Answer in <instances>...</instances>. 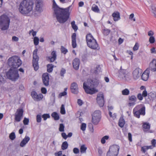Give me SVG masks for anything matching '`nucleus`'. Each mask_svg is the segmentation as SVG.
<instances>
[{
  "mask_svg": "<svg viewBox=\"0 0 156 156\" xmlns=\"http://www.w3.org/2000/svg\"><path fill=\"white\" fill-rule=\"evenodd\" d=\"M71 5L66 8L59 7L54 0L52 9L53 16L55 17L58 22L60 23H63L69 18L70 15L69 9Z\"/></svg>",
  "mask_w": 156,
  "mask_h": 156,
  "instance_id": "nucleus-1",
  "label": "nucleus"
},
{
  "mask_svg": "<svg viewBox=\"0 0 156 156\" xmlns=\"http://www.w3.org/2000/svg\"><path fill=\"white\" fill-rule=\"evenodd\" d=\"M34 2L31 0H23L20 4L19 7L20 12L23 14H27L32 11Z\"/></svg>",
  "mask_w": 156,
  "mask_h": 156,
  "instance_id": "nucleus-2",
  "label": "nucleus"
},
{
  "mask_svg": "<svg viewBox=\"0 0 156 156\" xmlns=\"http://www.w3.org/2000/svg\"><path fill=\"white\" fill-rule=\"evenodd\" d=\"M97 85V83L89 80L87 83L85 82L83 83V88L87 94H92L98 92V90L95 88Z\"/></svg>",
  "mask_w": 156,
  "mask_h": 156,
  "instance_id": "nucleus-3",
  "label": "nucleus"
},
{
  "mask_svg": "<svg viewBox=\"0 0 156 156\" xmlns=\"http://www.w3.org/2000/svg\"><path fill=\"white\" fill-rule=\"evenodd\" d=\"M8 63L11 68L17 69L21 65L22 62L19 57L14 56L9 58Z\"/></svg>",
  "mask_w": 156,
  "mask_h": 156,
  "instance_id": "nucleus-4",
  "label": "nucleus"
},
{
  "mask_svg": "<svg viewBox=\"0 0 156 156\" xmlns=\"http://www.w3.org/2000/svg\"><path fill=\"white\" fill-rule=\"evenodd\" d=\"M7 78L13 81H16L18 79L20 75L17 69L11 68L6 73Z\"/></svg>",
  "mask_w": 156,
  "mask_h": 156,
  "instance_id": "nucleus-5",
  "label": "nucleus"
},
{
  "mask_svg": "<svg viewBox=\"0 0 156 156\" xmlns=\"http://www.w3.org/2000/svg\"><path fill=\"white\" fill-rule=\"evenodd\" d=\"M86 38L87 45L90 48L94 50L97 49L98 47V44L91 34H87Z\"/></svg>",
  "mask_w": 156,
  "mask_h": 156,
  "instance_id": "nucleus-6",
  "label": "nucleus"
},
{
  "mask_svg": "<svg viewBox=\"0 0 156 156\" xmlns=\"http://www.w3.org/2000/svg\"><path fill=\"white\" fill-rule=\"evenodd\" d=\"M10 23L9 18L5 15H3L0 18V29L2 30L8 29Z\"/></svg>",
  "mask_w": 156,
  "mask_h": 156,
  "instance_id": "nucleus-7",
  "label": "nucleus"
},
{
  "mask_svg": "<svg viewBox=\"0 0 156 156\" xmlns=\"http://www.w3.org/2000/svg\"><path fill=\"white\" fill-rule=\"evenodd\" d=\"M142 105L136 106L133 109V112L135 116L139 118L140 115H145V107Z\"/></svg>",
  "mask_w": 156,
  "mask_h": 156,
  "instance_id": "nucleus-8",
  "label": "nucleus"
},
{
  "mask_svg": "<svg viewBox=\"0 0 156 156\" xmlns=\"http://www.w3.org/2000/svg\"><path fill=\"white\" fill-rule=\"evenodd\" d=\"M118 75L119 77L125 80L129 81L131 79L130 74L126 69H122V66L118 71Z\"/></svg>",
  "mask_w": 156,
  "mask_h": 156,
  "instance_id": "nucleus-9",
  "label": "nucleus"
},
{
  "mask_svg": "<svg viewBox=\"0 0 156 156\" xmlns=\"http://www.w3.org/2000/svg\"><path fill=\"white\" fill-rule=\"evenodd\" d=\"M119 147L116 145L110 146L107 153V156H117L119 154Z\"/></svg>",
  "mask_w": 156,
  "mask_h": 156,
  "instance_id": "nucleus-10",
  "label": "nucleus"
},
{
  "mask_svg": "<svg viewBox=\"0 0 156 156\" xmlns=\"http://www.w3.org/2000/svg\"><path fill=\"white\" fill-rule=\"evenodd\" d=\"M38 50L37 48L35 49L33 52V65L34 69L35 71L39 69V65L38 61L39 60V57L37 55V51Z\"/></svg>",
  "mask_w": 156,
  "mask_h": 156,
  "instance_id": "nucleus-11",
  "label": "nucleus"
},
{
  "mask_svg": "<svg viewBox=\"0 0 156 156\" xmlns=\"http://www.w3.org/2000/svg\"><path fill=\"white\" fill-rule=\"evenodd\" d=\"M101 112L100 110L95 111L92 115V122L94 125H97L100 121Z\"/></svg>",
  "mask_w": 156,
  "mask_h": 156,
  "instance_id": "nucleus-12",
  "label": "nucleus"
},
{
  "mask_svg": "<svg viewBox=\"0 0 156 156\" xmlns=\"http://www.w3.org/2000/svg\"><path fill=\"white\" fill-rule=\"evenodd\" d=\"M96 100L98 103L101 107L103 106L104 104V96L102 92L98 93L97 95Z\"/></svg>",
  "mask_w": 156,
  "mask_h": 156,
  "instance_id": "nucleus-13",
  "label": "nucleus"
},
{
  "mask_svg": "<svg viewBox=\"0 0 156 156\" xmlns=\"http://www.w3.org/2000/svg\"><path fill=\"white\" fill-rule=\"evenodd\" d=\"M23 110L22 109H17L15 115V120L17 122L20 121L23 117Z\"/></svg>",
  "mask_w": 156,
  "mask_h": 156,
  "instance_id": "nucleus-14",
  "label": "nucleus"
},
{
  "mask_svg": "<svg viewBox=\"0 0 156 156\" xmlns=\"http://www.w3.org/2000/svg\"><path fill=\"white\" fill-rule=\"evenodd\" d=\"M31 94L34 100L36 101L41 100L43 98V96L42 94H37L35 91H32L31 92Z\"/></svg>",
  "mask_w": 156,
  "mask_h": 156,
  "instance_id": "nucleus-15",
  "label": "nucleus"
},
{
  "mask_svg": "<svg viewBox=\"0 0 156 156\" xmlns=\"http://www.w3.org/2000/svg\"><path fill=\"white\" fill-rule=\"evenodd\" d=\"M70 88L72 93L77 94L79 93V88L78 84L76 83L73 82L71 83Z\"/></svg>",
  "mask_w": 156,
  "mask_h": 156,
  "instance_id": "nucleus-16",
  "label": "nucleus"
},
{
  "mask_svg": "<svg viewBox=\"0 0 156 156\" xmlns=\"http://www.w3.org/2000/svg\"><path fill=\"white\" fill-rule=\"evenodd\" d=\"M42 79L44 85L45 86H48L49 80L48 74L47 73H44L42 75Z\"/></svg>",
  "mask_w": 156,
  "mask_h": 156,
  "instance_id": "nucleus-17",
  "label": "nucleus"
},
{
  "mask_svg": "<svg viewBox=\"0 0 156 156\" xmlns=\"http://www.w3.org/2000/svg\"><path fill=\"white\" fill-rule=\"evenodd\" d=\"M43 6L42 1L41 0H36L35 2V10L39 12H41Z\"/></svg>",
  "mask_w": 156,
  "mask_h": 156,
  "instance_id": "nucleus-18",
  "label": "nucleus"
},
{
  "mask_svg": "<svg viewBox=\"0 0 156 156\" xmlns=\"http://www.w3.org/2000/svg\"><path fill=\"white\" fill-rule=\"evenodd\" d=\"M142 72L141 70L139 68L135 69L133 73V78L136 80L138 79L140 76Z\"/></svg>",
  "mask_w": 156,
  "mask_h": 156,
  "instance_id": "nucleus-19",
  "label": "nucleus"
},
{
  "mask_svg": "<svg viewBox=\"0 0 156 156\" xmlns=\"http://www.w3.org/2000/svg\"><path fill=\"white\" fill-rule=\"evenodd\" d=\"M128 98L129 101L128 104V105L129 107L134 105L135 104V102L137 100L136 97L135 95H133L129 96Z\"/></svg>",
  "mask_w": 156,
  "mask_h": 156,
  "instance_id": "nucleus-20",
  "label": "nucleus"
},
{
  "mask_svg": "<svg viewBox=\"0 0 156 156\" xmlns=\"http://www.w3.org/2000/svg\"><path fill=\"white\" fill-rule=\"evenodd\" d=\"M72 63L73 68L76 70H78L80 64V59L78 58H75L73 60Z\"/></svg>",
  "mask_w": 156,
  "mask_h": 156,
  "instance_id": "nucleus-21",
  "label": "nucleus"
},
{
  "mask_svg": "<svg viewBox=\"0 0 156 156\" xmlns=\"http://www.w3.org/2000/svg\"><path fill=\"white\" fill-rule=\"evenodd\" d=\"M149 69L153 72L156 71V59H153L149 64Z\"/></svg>",
  "mask_w": 156,
  "mask_h": 156,
  "instance_id": "nucleus-22",
  "label": "nucleus"
},
{
  "mask_svg": "<svg viewBox=\"0 0 156 156\" xmlns=\"http://www.w3.org/2000/svg\"><path fill=\"white\" fill-rule=\"evenodd\" d=\"M30 140V137L28 136H26L25 138L21 141L20 144V146L22 147H24Z\"/></svg>",
  "mask_w": 156,
  "mask_h": 156,
  "instance_id": "nucleus-23",
  "label": "nucleus"
},
{
  "mask_svg": "<svg viewBox=\"0 0 156 156\" xmlns=\"http://www.w3.org/2000/svg\"><path fill=\"white\" fill-rule=\"evenodd\" d=\"M76 34L75 33H73L72 36V45L73 48L76 47Z\"/></svg>",
  "mask_w": 156,
  "mask_h": 156,
  "instance_id": "nucleus-24",
  "label": "nucleus"
},
{
  "mask_svg": "<svg viewBox=\"0 0 156 156\" xmlns=\"http://www.w3.org/2000/svg\"><path fill=\"white\" fill-rule=\"evenodd\" d=\"M149 73L148 72L147 69L145 70L141 76L142 79L144 81H146L149 77Z\"/></svg>",
  "mask_w": 156,
  "mask_h": 156,
  "instance_id": "nucleus-25",
  "label": "nucleus"
},
{
  "mask_svg": "<svg viewBox=\"0 0 156 156\" xmlns=\"http://www.w3.org/2000/svg\"><path fill=\"white\" fill-rule=\"evenodd\" d=\"M51 56L49 57L48 58L51 62H53L55 60L56 58L57 55L56 51H52L51 53Z\"/></svg>",
  "mask_w": 156,
  "mask_h": 156,
  "instance_id": "nucleus-26",
  "label": "nucleus"
},
{
  "mask_svg": "<svg viewBox=\"0 0 156 156\" xmlns=\"http://www.w3.org/2000/svg\"><path fill=\"white\" fill-rule=\"evenodd\" d=\"M112 16L113 17L114 20L115 21H117L120 19L119 13L118 12H114Z\"/></svg>",
  "mask_w": 156,
  "mask_h": 156,
  "instance_id": "nucleus-27",
  "label": "nucleus"
},
{
  "mask_svg": "<svg viewBox=\"0 0 156 156\" xmlns=\"http://www.w3.org/2000/svg\"><path fill=\"white\" fill-rule=\"evenodd\" d=\"M150 7L151 12L154 17L156 18V7L153 5H151Z\"/></svg>",
  "mask_w": 156,
  "mask_h": 156,
  "instance_id": "nucleus-28",
  "label": "nucleus"
},
{
  "mask_svg": "<svg viewBox=\"0 0 156 156\" xmlns=\"http://www.w3.org/2000/svg\"><path fill=\"white\" fill-rule=\"evenodd\" d=\"M125 122L123 117H121L119 120V125L121 128L124 126Z\"/></svg>",
  "mask_w": 156,
  "mask_h": 156,
  "instance_id": "nucleus-29",
  "label": "nucleus"
},
{
  "mask_svg": "<svg viewBox=\"0 0 156 156\" xmlns=\"http://www.w3.org/2000/svg\"><path fill=\"white\" fill-rule=\"evenodd\" d=\"M51 116L55 120H58L59 119L58 114L56 112H53L51 114Z\"/></svg>",
  "mask_w": 156,
  "mask_h": 156,
  "instance_id": "nucleus-30",
  "label": "nucleus"
},
{
  "mask_svg": "<svg viewBox=\"0 0 156 156\" xmlns=\"http://www.w3.org/2000/svg\"><path fill=\"white\" fill-rule=\"evenodd\" d=\"M149 98L151 99H154L156 98V93L155 92H151L148 94Z\"/></svg>",
  "mask_w": 156,
  "mask_h": 156,
  "instance_id": "nucleus-31",
  "label": "nucleus"
},
{
  "mask_svg": "<svg viewBox=\"0 0 156 156\" xmlns=\"http://www.w3.org/2000/svg\"><path fill=\"white\" fill-rule=\"evenodd\" d=\"M68 146V144L66 141L63 142L61 146L62 149L63 150H65L67 149Z\"/></svg>",
  "mask_w": 156,
  "mask_h": 156,
  "instance_id": "nucleus-32",
  "label": "nucleus"
},
{
  "mask_svg": "<svg viewBox=\"0 0 156 156\" xmlns=\"http://www.w3.org/2000/svg\"><path fill=\"white\" fill-rule=\"evenodd\" d=\"M53 65L52 64H48L47 65V71L48 72H51L53 70Z\"/></svg>",
  "mask_w": 156,
  "mask_h": 156,
  "instance_id": "nucleus-33",
  "label": "nucleus"
},
{
  "mask_svg": "<svg viewBox=\"0 0 156 156\" xmlns=\"http://www.w3.org/2000/svg\"><path fill=\"white\" fill-rule=\"evenodd\" d=\"M122 93L124 95H128L129 94V91L128 89L126 88L122 91Z\"/></svg>",
  "mask_w": 156,
  "mask_h": 156,
  "instance_id": "nucleus-34",
  "label": "nucleus"
},
{
  "mask_svg": "<svg viewBox=\"0 0 156 156\" xmlns=\"http://www.w3.org/2000/svg\"><path fill=\"white\" fill-rule=\"evenodd\" d=\"M143 127L144 129H149L150 128V125L148 123L145 122L143 123Z\"/></svg>",
  "mask_w": 156,
  "mask_h": 156,
  "instance_id": "nucleus-35",
  "label": "nucleus"
},
{
  "mask_svg": "<svg viewBox=\"0 0 156 156\" xmlns=\"http://www.w3.org/2000/svg\"><path fill=\"white\" fill-rule=\"evenodd\" d=\"M109 137L108 136H105L103 137L101 140V142L102 144H104L105 143V140L109 139Z\"/></svg>",
  "mask_w": 156,
  "mask_h": 156,
  "instance_id": "nucleus-36",
  "label": "nucleus"
},
{
  "mask_svg": "<svg viewBox=\"0 0 156 156\" xmlns=\"http://www.w3.org/2000/svg\"><path fill=\"white\" fill-rule=\"evenodd\" d=\"M71 24L72 28L75 31H76L78 29V27L75 24V22L73 21H72Z\"/></svg>",
  "mask_w": 156,
  "mask_h": 156,
  "instance_id": "nucleus-37",
  "label": "nucleus"
},
{
  "mask_svg": "<svg viewBox=\"0 0 156 156\" xmlns=\"http://www.w3.org/2000/svg\"><path fill=\"white\" fill-rule=\"evenodd\" d=\"M87 148L84 145H82L80 147V150L81 153H84L86 152Z\"/></svg>",
  "mask_w": 156,
  "mask_h": 156,
  "instance_id": "nucleus-38",
  "label": "nucleus"
},
{
  "mask_svg": "<svg viewBox=\"0 0 156 156\" xmlns=\"http://www.w3.org/2000/svg\"><path fill=\"white\" fill-rule=\"evenodd\" d=\"M60 113L62 114H65L66 113V111L65 109L64 105L62 104L61 105L60 109Z\"/></svg>",
  "mask_w": 156,
  "mask_h": 156,
  "instance_id": "nucleus-39",
  "label": "nucleus"
},
{
  "mask_svg": "<svg viewBox=\"0 0 156 156\" xmlns=\"http://www.w3.org/2000/svg\"><path fill=\"white\" fill-rule=\"evenodd\" d=\"M110 32V30L108 29H105L103 31V33L104 35L107 36L108 35Z\"/></svg>",
  "mask_w": 156,
  "mask_h": 156,
  "instance_id": "nucleus-40",
  "label": "nucleus"
},
{
  "mask_svg": "<svg viewBox=\"0 0 156 156\" xmlns=\"http://www.w3.org/2000/svg\"><path fill=\"white\" fill-rule=\"evenodd\" d=\"M39 39L37 37H35L34 38V44L35 45H37L39 43Z\"/></svg>",
  "mask_w": 156,
  "mask_h": 156,
  "instance_id": "nucleus-41",
  "label": "nucleus"
},
{
  "mask_svg": "<svg viewBox=\"0 0 156 156\" xmlns=\"http://www.w3.org/2000/svg\"><path fill=\"white\" fill-rule=\"evenodd\" d=\"M64 126L63 124L61 123L60 124L59 128V131L60 132H64Z\"/></svg>",
  "mask_w": 156,
  "mask_h": 156,
  "instance_id": "nucleus-42",
  "label": "nucleus"
},
{
  "mask_svg": "<svg viewBox=\"0 0 156 156\" xmlns=\"http://www.w3.org/2000/svg\"><path fill=\"white\" fill-rule=\"evenodd\" d=\"M9 138L11 140H14L16 138L15 135V133L12 132L10 134L9 136Z\"/></svg>",
  "mask_w": 156,
  "mask_h": 156,
  "instance_id": "nucleus-43",
  "label": "nucleus"
},
{
  "mask_svg": "<svg viewBox=\"0 0 156 156\" xmlns=\"http://www.w3.org/2000/svg\"><path fill=\"white\" fill-rule=\"evenodd\" d=\"M42 117L43 118L44 120H45L47 118H50V116L48 114H44L42 116Z\"/></svg>",
  "mask_w": 156,
  "mask_h": 156,
  "instance_id": "nucleus-44",
  "label": "nucleus"
},
{
  "mask_svg": "<svg viewBox=\"0 0 156 156\" xmlns=\"http://www.w3.org/2000/svg\"><path fill=\"white\" fill-rule=\"evenodd\" d=\"M61 51L62 53L65 54L67 52L68 50L64 47L62 46L61 48Z\"/></svg>",
  "mask_w": 156,
  "mask_h": 156,
  "instance_id": "nucleus-45",
  "label": "nucleus"
},
{
  "mask_svg": "<svg viewBox=\"0 0 156 156\" xmlns=\"http://www.w3.org/2000/svg\"><path fill=\"white\" fill-rule=\"evenodd\" d=\"M149 42L151 44L154 43L155 42V38L154 36L151 37H149Z\"/></svg>",
  "mask_w": 156,
  "mask_h": 156,
  "instance_id": "nucleus-46",
  "label": "nucleus"
},
{
  "mask_svg": "<svg viewBox=\"0 0 156 156\" xmlns=\"http://www.w3.org/2000/svg\"><path fill=\"white\" fill-rule=\"evenodd\" d=\"M91 9L95 12H98L99 11V9L98 6L97 5H95L94 7H92Z\"/></svg>",
  "mask_w": 156,
  "mask_h": 156,
  "instance_id": "nucleus-47",
  "label": "nucleus"
},
{
  "mask_svg": "<svg viewBox=\"0 0 156 156\" xmlns=\"http://www.w3.org/2000/svg\"><path fill=\"white\" fill-rule=\"evenodd\" d=\"M86 127V124L85 123H82L80 129L83 131L85 130Z\"/></svg>",
  "mask_w": 156,
  "mask_h": 156,
  "instance_id": "nucleus-48",
  "label": "nucleus"
},
{
  "mask_svg": "<svg viewBox=\"0 0 156 156\" xmlns=\"http://www.w3.org/2000/svg\"><path fill=\"white\" fill-rule=\"evenodd\" d=\"M29 120L28 119L25 118L23 120V123L24 125H27L28 124Z\"/></svg>",
  "mask_w": 156,
  "mask_h": 156,
  "instance_id": "nucleus-49",
  "label": "nucleus"
},
{
  "mask_svg": "<svg viewBox=\"0 0 156 156\" xmlns=\"http://www.w3.org/2000/svg\"><path fill=\"white\" fill-rule=\"evenodd\" d=\"M41 116L40 115H38L37 116V121L38 122H41Z\"/></svg>",
  "mask_w": 156,
  "mask_h": 156,
  "instance_id": "nucleus-50",
  "label": "nucleus"
},
{
  "mask_svg": "<svg viewBox=\"0 0 156 156\" xmlns=\"http://www.w3.org/2000/svg\"><path fill=\"white\" fill-rule=\"evenodd\" d=\"M134 16V14L133 13L131 14L129 16V19L131 20H133L134 21H136L135 19L133 18Z\"/></svg>",
  "mask_w": 156,
  "mask_h": 156,
  "instance_id": "nucleus-51",
  "label": "nucleus"
},
{
  "mask_svg": "<svg viewBox=\"0 0 156 156\" xmlns=\"http://www.w3.org/2000/svg\"><path fill=\"white\" fill-rule=\"evenodd\" d=\"M154 33L152 30H150L148 32V35L150 37L153 36Z\"/></svg>",
  "mask_w": 156,
  "mask_h": 156,
  "instance_id": "nucleus-52",
  "label": "nucleus"
},
{
  "mask_svg": "<svg viewBox=\"0 0 156 156\" xmlns=\"http://www.w3.org/2000/svg\"><path fill=\"white\" fill-rule=\"evenodd\" d=\"M139 48V45L137 43H136L134 47L133 48V49L134 51H135L137 50Z\"/></svg>",
  "mask_w": 156,
  "mask_h": 156,
  "instance_id": "nucleus-53",
  "label": "nucleus"
},
{
  "mask_svg": "<svg viewBox=\"0 0 156 156\" xmlns=\"http://www.w3.org/2000/svg\"><path fill=\"white\" fill-rule=\"evenodd\" d=\"M142 96H143L140 93H139L137 94V97L139 100L141 101L143 99Z\"/></svg>",
  "mask_w": 156,
  "mask_h": 156,
  "instance_id": "nucleus-54",
  "label": "nucleus"
},
{
  "mask_svg": "<svg viewBox=\"0 0 156 156\" xmlns=\"http://www.w3.org/2000/svg\"><path fill=\"white\" fill-rule=\"evenodd\" d=\"M65 73V69H62L60 71V75L62 76H64V74Z\"/></svg>",
  "mask_w": 156,
  "mask_h": 156,
  "instance_id": "nucleus-55",
  "label": "nucleus"
},
{
  "mask_svg": "<svg viewBox=\"0 0 156 156\" xmlns=\"http://www.w3.org/2000/svg\"><path fill=\"white\" fill-rule=\"evenodd\" d=\"M148 150V148L147 147V146L142 147L141 148V151L144 153H145L146 151V150Z\"/></svg>",
  "mask_w": 156,
  "mask_h": 156,
  "instance_id": "nucleus-56",
  "label": "nucleus"
},
{
  "mask_svg": "<svg viewBox=\"0 0 156 156\" xmlns=\"http://www.w3.org/2000/svg\"><path fill=\"white\" fill-rule=\"evenodd\" d=\"M41 92L43 94H46L47 93V90L45 87H42L41 89Z\"/></svg>",
  "mask_w": 156,
  "mask_h": 156,
  "instance_id": "nucleus-57",
  "label": "nucleus"
},
{
  "mask_svg": "<svg viewBox=\"0 0 156 156\" xmlns=\"http://www.w3.org/2000/svg\"><path fill=\"white\" fill-rule=\"evenodd\" d=\"M31 33H32V34L33 37L35 36L36 34V32L34 31L33 30L29 31V34H30Z\"/></svg>",
  "mask_w": 156,
  "mask_h": 156,
  "instance_id": "nucleus-58",
  "label": "nucleus"
},
{
  "mask_svg": "<svg viewBox=\"0 0 156 156\" xmlns=\"http://www.w3.org/2000/svg\"><path fill=\"white\" fill-rule=\"evenodd\" d=\"M73 152L75 154H78L79 152V150L78 148H74L73 149Z\"/></svg>",
  "mask_w": 156,
  "mask_h": 156,
  "instance_id": "nucleus-59",
  "label": "nucleus"
},
{
  "mask_svg": "<svg viewBox=\"0 0 156 156\" xmlns=\"http://www.w3.org/2000/svg\"><path fill=\"white\" fill-rule=\"evenodd\" d=\"M147 95V92L146 90H144L142 92V96L144 97H146Z\"/></svg>",
  "mask_w": 156,
  "mask_h": 156,
  "instance_id": "nucleus-60",
  "label": "nucleus"
},
{
  "mask_svg": "<svg viewBox=\"0 0 156 156\" xmlns=\"http://www.w3.org/2000/svg\"><path fill=\"white\" fill-rule=\"evenodd\" d=\"M12 40L13 41H17L19 40V38L18 37L16 36H13L12 37Z\"/></svg>",
  "mask_w": 156,
  "mask_h": 156,
  "instance_id": "nucleus-61",
  "label": "nucleus"
},
{
  "mask_svg": "<svg viewBox=\"0 0 156 156\" xmlns=\"http://www.w3.org/2000/svg\"><path fill=\"white\" fill-rule=\"evenodd\" d=\"M62 136L63 138L65 140L67 138V135H66V133H62Z\"/></svg>",
  "mask_w": 156,
  "mask_h": 156,
  "instance_id": "nucleus-62",
  "label": "nucleus"
},
{
  "mask_svg": "<svg viewBox=\"0 0 156 156\" xmlns=\"http://www.w3.org/2000/svg\"><path fill=\"white\" fill-rule=\"evenodd\" d=\"M77 103L80 106H81L83 104V101L80 99H78L77 101Z\"/></svg>",
  "mask_w": 156,
  "mask_h": 156,
  "instance_id": "nucleus-63",
  "label": "nucleus"
},
{
  "mask_svg": "<svg viewBox=\"0 0 156 156\" xmlns=\"http://www.w3.org/2000/svg\"><path fill=\"white\" fill-rule=\"evenodd\" d=\"M151 53H156V50L155 49V48L154 47L151 48Z\"/></svg>",
  "mask_w": 156,
  "mask_h": 156,
  "instance_id": "nucleus-64",
  "label": "nucleus"
}]
</instances>
